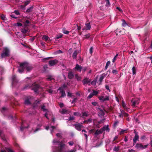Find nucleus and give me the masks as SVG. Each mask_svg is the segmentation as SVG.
I'll return each instance as SVG.
<instances>
[{
	"mask_svg": "<svg viewBox=\"0 0 152 152\" xmlns=\"http://www.w3.org/2000/svg\"><path fill=\"white\" fill-rule=\"evenodd\" d=\"M66 146L63 141L54 139L53 141L52 152H64L66 150Z\"/></svg>",
	"mask_w": 152,
	"mask_h": 152,
	"instance_id": "nucleus-1",
	"label": "nucleus"
},
{
	"mask_svg": "<svg viewBox=\"0 0 152 152\" xmlns=\"http://www.w3.org/2000/svg\"><path fill=\"white\" fill-rule=\"evenodd\" d=\"M31 69V67L29 65V64L25 62L20 64L18 71L19 72L21 73L23 72L25 69H26L27 71L28 72Z\"/></svg>",
	"mask_w": 152,
	"mask_h": 152,
	"instance_id": "nucleus-2",
	"label": "nucleus"
},
{
	"mask_svg": "<svg viewBox=\"0 0 152 152\" xmlns=\"http://www.w3.org/2000/svg\"><path fill=\"white\" fill-rule=\"evenodd\" d=\"M9 50L7 48H4L3 52L1 54V57L3 58L8 56L9 55Z\"/></svg>",
	"mask_w": 152,
	"mask_h": 152,
	"instance_id": "nucleus-3",
	"label": "nucleus"
},
{
	"mask_svg": "<svg viewBox=\"0 0 152 152\" xmlns=\"http://www.w3.org/2000/svg\"><path fill=\"white\" fill-rule=\"evenodd\" d=\"M66 87V86L65 85H64L63 86L60 88L58 90L60 91V93L61 94V97H64L66 96L65 93L64 91L65 88Z\"/></svg>",
	"mask_w": 152,
	"mask_h": 152,
	"instance_id": "nucleus-4",
	"label": "nucleus"
},
{
	"mask_svg": "<svg viewBox=\"0 0 152 152\" xmlns=\"http://www.w3.org/2000/svg\"><path fill=\"white\" fill-rule=\"evenodd\" d=\"M45 129L46 130H48L49 129L50 131V133L52 134L56 130V128L55 127L53 126H46Z\"/></svg>",
	"mask_w": 152,
	"mask_h": 152,
	"instance_id": "nucleus-5",
	"label": "nucleus"
},
{
	"mask_svg": "<svg viewBox=\"0 0 152 152\" xmlns=\"http://www.w3.org/2000/svg\"><path fill=\"white\" fill-rule=\"evenodd\" d=\"M32 90H33L34 92L37 93H39V86L37 84H33L32 86Z\"/></svg>",
	"mask_w": 152,
	"mask_h": 152,
	"instance_id": "nucleus-6",
	"label": "nucleus"
},
{
	"mask_svg": "<svg viewBox=\"0 0 152 152\" xmlns=\"http://www.w3.org/2000/svg\"><path fill=\"white\" fill-rule=\"evenodd\" d=\"M42 124H35L34 126H36V128L35 129L33 128L32 131L34 132L35 133L41 129L40 128L42 126Z\"/></svg>",
	"mask_w": 152,
	"mask_h": 152,
	"instance_id": "nucleus-7",
	"label": "nucleus"
},
{
	"mask_svg": "<svg viewBox=\"0 0 152 152\" xmlns=\"http://www.w3.org/2000/svg\"><path fill=\"white\" fill-rule=\"evenodd\" d=\"M98 98L101 101L104 102L109 100V96H99Z\"/></svg>",
	"mask_w": 152,
	"mask_h": 152,
	"instance_id": "nucleus-8",
	"label": "nucleus"
},
{
	"mask_svg": "<svg viewBox=\"0 0 152 152\" xmlns=\"http://www.w3.org/2000/svg\"><path fill=\"white\" fill-rule=\"evenodd\" d=\"M148 145V144L143 145L141 144L137 143L136 145V147L139 149H144L146 148Z\"/></svg>",
	"mask_w": 152,
	"mask_h": 152,
	"instance_id": "nucleus-9",
	"label": "nucleus"
},
{
	"mask_svg": "<svg viewBox=\"0 0 152 152\" xmlns=\"http://www.w3.org/2000/svg\"><path fill=\"white\" fill-rule=\"evenodd\" d=\"M139 99L135 100L133 99L131 101L132 106L134 107L136 106V105L138 104L139 103Z\"/></svg>",
	"mask_w": 152,
	"mask_h": 152,
	"instance_id": "nucleus-10",
	"label": "nucleus"
},
{
	"mask_svg": "<svg viewBox=\"0 0 152 152\" xmlns=\"http://www.w3.org/2000/svg\"><path fill=\"white\" fill-rule=\"evenodd\" d=\"M91 26L90 23H86L85 24V26H84L82 30H90L91 28Z\"/></svg>",
	"mask_w": 152,
	"mask_h": 152,
	"instance_id": "nucleus-11",
	"label": "nucleus"
},
{
	"mask_svg": "<svg viewBox=\"0 0 152 152\" xmlns=\"http://www.w3.org/2000/svg\"><path fill=\"white\" fill-rule=\"evenodd\" d=\"M41 109L45 113V116L48 119V117L47 116V115L48 114V113H49L48 111V110L45 108V106L44 105H42L41 107Z\"/></svg>",
	"mask_w": 152,
	"mask_h": 152,
	"instance_id": "nucleus-12",
	"label": "nucleus"
},
{
	"mask_svg": "<svg viewBox=\"0 0 152 152\" xmlns=\"http://www.w3.org/2000/svg\"><path fill=\"white\" fill-rule=\"evenodd\" d=\"M58 62V61L57 60L55 59L50 60L49 61V64L50 66H53L56 64Z\"/></svg>",
	"mask_w": 152,
	"mask_h": 152,
	"instance_id": "nucleus-13",
	"label": "nucleus"
},
{
	"mask_svg": "<svg viewBox=\"0 0 152 152\" xmlns=\"http://www.w3.org/2000/svg\"><path fill=\"white\" fill-rule=\"evenodd\" d=\"M90 82V80L87 78L84 79L83 81V83L84 85L88 84L89 85Z\"/></svg>",
	"mask_w": 152,
	"mask_h": 152,
	"instance_id": "nucleus-14",
	"label": "nucleus"
},
{
	"mask_svg": "<svg viewBox=\"0 0 152 152\" xmlns=\"http://www.w3.org/2000/svg\"><path fill=\"white\" fill-rule=\"evenodd\" d=\"M12 85L13 86H15V83L17 82V81L16 79V76L15 75H13L12 77Z\"/></svg>",
	"mask_w": 152,
	"mask_h": 152,
	"instance_id": "nucleus-15",
	"label": "nucleus"
},
{
	"mask_svg": "<svg viewBox=\"0 0 152 152\" xmlns=\"http://www.w3.org/2000/svg\"><path fill=\"white\" fill-rule=\"evenodd\" d=\"M74 69H75L76 70L80 72L82 70V67L79 64H77L75 67Z\"/></svg>",
	"mask_w": 152,
	"mask_h": 152,
	"instance_id": "nucleus-16",
	"label": "nucleus"
},
{
	"mask_svg": "<svg viewBox=\"0 0 152 152\" xmlns=\"http://www.w3.org/2000/svg\"><path fill=\"white\" fill-rule=\"evenodd\" d=\"M75 128L78 131L81 130L82 128L83 127V126L80 124H75Z\"/></svg>",
	"mask_w": 152,
	"mask_h": 152,
	"instance_id": "nucleus-17",
	"label": "nucleus"
},
{
	"mask_svg": "<svg viewBox=\"0 0 152 152\" xmlns=\"http://www.w3.org/2000/svg\"><path fill=\"white\" fill-rule=\"evenodd\" d=\"M106 76V75L105 73H103L100 75V78L99 79V81L101 83L104 78Z\"/></svg>",
	"mask_w": 152,
	"mask_h": 152,
	"instance_id": "nucleus-18",
	"label": "nucleus"
},
{
	"mask_svg": "<svg viewBox=\"0 0 152 152\" xmlns=\"http://www.w3.org/2000/svg\"><path fill=\"white\" fill-rule=\"evenodd\" d=\"M80 52V51L75 50L73 54L72 57L73 59H76L77 57V55L78 53H79Z\"/></svg>",
	"mask_w": 152,
	"mask_h": 152,
	"instance_id": "nucleus-19",
	"label": "nucleus"
},
{
	"mask_svg": "<svg viewBox=\"0 0 152 152\" xmlns=\"http://www.w3.org/2000/svg\"><path fill=\"white\" fill-rule=\"evenodd\" d=\"M121 114H120L119 115V116L120 117H121L122 115H123L125 116H127L128 115L126 113L124 112L123 110H121Z\"/></svg>",
	"mask_w": 152,
	"mask_h": 152,
	"instance_id": "nucleus-20",
	"label": "nucleus"
},
{
	"mask_svg": "<svg viewBox=\"0 0 152 152\" xmlns=\"http://www.w3.org/2000/svg\"><path fill=\"white\" fill-rule=\"evenodd\" d=\"M139 137L138 134H136L134 138L133 139V142L134 144L135 143L137 140H138L139 139Z\"/></svg>",
	"mask_w": 152,
	"mask_h": 152,
	"instance_id": "nucleus-21",
	"label": "nucleus"
},
{
	"mask_svg": "<svg viewBox=\"0 0 152 152\" xmlns=\"http://www.w3.org/2000/svg\"><path fill=\"white\" fill-rule=\"evenodd\" d=\"M103 132L104 131H106L109 132L110 131V129L108 128V125L107 126H104L102 128Z\"/></svg>",
	"mask_w": 152,
	"mask_h": 152,
	"instance_id": "nucleus-22",
	"label": "nucleus"
},
{
	"mask_svg": "<svg viewBox=\"0 0 152 152\" xmlns=\"http://www.w3.org/2000/svg\"><path fill=\"white\" fill-rule=\"evenodd\" d=\"M103 132V131L102 130V128H101L99 130H96L95 132V133L94 134L96 135H98L102 133Z\"/></svg>",
	"mask_w": 152,
	"mask_h": 152,
	"instance_id": "nucleus-23",
	"label": "nucleus"
},
{
	"mask_svg": "<svg viewBox=\"0 0 152 152\" xmlns=\"http://www.w3.org/2000/svg\"><path fill=\"white\" fill-rule=\"evenodd\" d=\"M33 6H31L26 11V12L27 13H29L31 12L33 10Z\"/></svg>",
	"mask_w": 152,
	"mask_h": 152,
	"instance_id": "nucleus-24",
	"label": "nucleus"
},
{
	"mask_svg": "<svg viewBox=\"0 0 152 152\" xmlns=\"http://www.w3.org/2000/svg\"><path fill=\"white\" fill-rule=\"evenodd\" d=\"M60 112L61 114H66L67 113L68 111L66 109H63L61 110L60 111Z\"/></svg>",
	"mask_w": 152,
	"mask_h": 152,
	"instance_id": "nucleus-25",
	"label": "nucleus"
},
{
	"mask_svg": "<svg viewBox=\"0 0 152 152\" xmlns=\"http://www.w3.org/2000/svg\"><path fill=\"white\" fill-rule=\"evenodd\" d=\"M14 152L11 149L9 148H7L6 149V151H4L1 150L0 152Z\"/></svg>",
	"mask_w": 152,
	"mask_h": 152,
	"instance_id": "nucleus-26",
	"label": "nucleus"
},
{
	"mask_svg": "<svg viewBox=\"0 0 152 152\" xmlns=\"http://www.w3.org/2000/svg\"><path fill=\"white\" fill-rule=\"evenodd\" d=\"M122 105L125 109L127 110V107L126 106V104L124 101H122Z\"/></svg>",
	"mask_w": 152,
	"mask_h": 152,
	"instance_id": "nucleus-27",
	"label": "nucleus"
},
{
	"mask_svg": "<svg viewBox=\"0 0 152 152\" xmlns=\"http://www.w3.org/2000/svg\"><path fill=\"white\" fill-rule=\"evenodd\" d=\"M74 77L73 74L72 72H69L68 74V77L69 79H72Z\"/></svg>",
	"mask_w": 152,
	"mask_h": 152,
	"instance_id": "nucleus-28",
	"label": "nucleus"
},
{
	"mask_svg": "<svg viewBox=\"0 0 152 152\" xmlns=\"http://www.w3.org/2000/svg\"><path fill=\"white\" fill-rule=\"evenodd\" d=\"M110 61H108L107 62L106 66L105 67V70H106L107 69L109 66L110 65Z\"/></svg>",
	"mask_w": 152,
	"mask_h": 152,
	"instance_id": "nucleus-29",
	"label": "nucleus"
},
{
	"mask_svg": "<svg viewBox=\"0 0 152 152\" xmlns=\"http://www.w3.org/2000/svg\"><path fill=\"white\" fill-rule=\"evenodd\" d=\"M122 26L123 27H125L127 25V23H126L125 21L124 20H122Z\"/></svg>",
	"mask_w": 152,
	"mask_h": 152,
	"instance_id": "nucleus-30",
	"label": "nucleus"
},
{
	"mask_svg": "<svg viewBox=\"0 0 152 152\" xmlns=\"http://www.w3.org/2000/svg\"><path fill=\"white\" fill-rule=\"evenodd\" d=\"M92 119L91 118H89L87 120H85L83 121V123H88L91 122Z\"/></svg>",
	"mask_w": 152,
	"mask_h": 152,
	"instance_id": "nucleus-31",
	"label": "nucleus"
},
{
	"mask_svg": "<svg viewBox=\"0 0 152 152\" xmlns=\"http://www.w3.org/2000/svg\"><path fill=\"white\" fill-rule=\"evenodd\" d=\"M132 71L133 74L135 75L136 74V69L134 66H133L132 68Z\"/></svg>",
	"mask_w": 152,
	"mask_h": 152,
	"instance_id": "nucleus-32",
	"label": "nucleus"
},
{
	"mask_svg": "<svg viewBox=\"0 0 152 152\" xmlns=\"http://www.w3.org/2000/svg\"><path fill=\"white\" fill-rule=\"evenodd\" d=\"M75 78L78 81L80 80L81 79V77L78 76L77 75H75Z\"/></svg>",
	"mask_w": 152,
	"mask_h": 152,
	"instance_id": "nucleus-33",
	"label": "nucleus"
},
{
	"mask_svg": "<svg viewBox=\"0 0 152 152\" xmlns=\"http://www.w3.org/2000/svg\"><path fill=\"white\" fill-rule=\"evenodd\" d=\"M42 38L45 41H47L48 39V37L46 35L44 36Z\"/></svg>",
	"mask_w": 152,
	"mask_h": 152,
	"instance_id": "nucleus-34",
	"label": "nucleus"
},
{
	"mask_svg": "<svg viewBox=\"0 0 152 152\" xmlns=\"http://www.w3.org/2000/svg\"><path fill=\"white\" fill-rule=\"evenodd\" d=\"M106 6L107 7H109L110 5V3L109 2V0H106Z\"/></svg>",
	"mask_w": 152,
	"mask_h": 152,
	"instance_id": "nucleus-35",
	"label": "nucleus"
},
{
	"mask_svg": "<svg viewBox=\"0 0 152 152\" xmlns=\"http://www.w3.org/2000/svg\"><path fill=\"white\" fill-rule=\"evenodd\" d=\"M30 0H27L25 1L24 3V5L26 7L27 5H28L30 2Z\"/></svg>",
	"mask_w": 152,
	"mask_h": 152,
	"instance_id": "nucleus-36",
	"label": "nucleus"
},
{
	"mask_svg": "<svg viewBox=\"0 0 152 152\" xmlns=\"http://www.w3.org/2000/svg\"><path fill=\"white\" fill-rule=\"evenodd\" d=\"M94 96L98 94V91H96L94 90H93V92L92 93Z\"/></svg>",
	"mask_w": 152,
	"mask_h": 152,
	"instance_id": "nucleus-37",
	"label": "nucleus"
},
{
	"mask_svg": "<svg viewBox=\"0 0 152 152\" xmlns=\"http://www.w3.org/2000/svg\"><path fill=\"white\" fill-rule=\"evenodd\" d=\"M25 103L26 104H30V101L28 99H26L25 101Z\"/></svg>",
	"mask_w": 152,
	"mask_h": 152,
	"instance_id": "nucleus-38",
	"label": "nucleus"
},
{
	"mask_svg": "<svg viewBox=\"0 0 152 152\" xmlns=\"http://www.w3.org/2000/svg\"><path fill=\"white\" fill-rule=\"evenodd\" d=\"M88 116V113L86 112H84L82 113V116H86L87 117Z\"/></svg>",
	"mask_w": 152,
	"mask_h": 152,
	"instance_id": "nucleus-39",
	"label": "nucleus"
},
{
	"mask_svg": "<svg viewBox=\"0 0 152 152\" xmlns=\"http://www.w3.org/2000/svg\"><path fill=\"white\" fill-rule=\"evenodd\" d=\"M62 37V34H59L58 35H57L56 38L57 39H59L60 38Z\"/></svg>",
	"mask_w": 152,
	"mask_h": 152,
	"instance_id": "nucleus-40",
	"label": "nucleus"
},
{
	"mask_svg": "<svg viewBox=\"0 0 152 152\" xmlns=\"http://www.w3.org/2000/svg\"><path fill=\"white\" fill-rule=\"evenodd\" d=\"M48 80L50 81L53 79V77L51 76H49L47 78Z\"/></svg>",
	"mask_w": 152,
	"mask_h": 152,
	"instance_id": "nucleus-41",
	"label": "nucleus"
},
{
	"mask_svg": "<svg viewBox=\"0 0 152 152\" xmlns=\"http://www.w3.org/2000/svg\"><path fill=\"white\" fill-rule=\"evenodd\" d=\"M63 53V52L62 51L59 50H57V51H56L55 52V54H58L59 53Z\"/></svg>",
	"mask_w": 152,
	"mask_h": 152,
	"instance_id": "nucleus-42",
	"label": "nucleus"
},
{
	"mask_svg": "<svg viewBox=\"0 0 152 152\" xmlns=\"http://www.w3.org/2000/svg\"><path fill=\"white\" fill-rule=\"evenodd\" d=\"M63 33L67 34L69 33V31L65 30V29H63Z\"/></svg>",
	"mask_w": 152,
	"mask_h": 152,
	"instance_id": "nucleus-43",
	"label": "nucleus"
},
{
	"mask_svg": "<svg viewBox=\"0 0 152 152\" xmlns=\"http://www.w3.org/2000/svg\"><path fill=\"white\" fill-rule=\"evenodd\" d=\"M94 96V95L92 93H91L88 96V99H90L91 98Z\"/></svg>",
	"mask_w": 152,
	"mask_h": 152,
	"instance_id": "nucleus-44",
	"label": "nucleus"
},
{
	"mask_svg": "<svg viewBox=\"0 0 152 152\" xmlns=\"http://www.w3.org/2000/svg\"><path fill=\"white\" fill-rule=\"evenodd\" d=\"M96 83V80H94L91 82V84L92 85H95Z\"/></svg>",
	"mask_w": 152,
	"mask_h": 152,
	"instance_id": "nucleus-45",
	"label": "nucleus"
},
{
	"mask_svg": "<svg viewBox=\"0 0 152 152\" xmlns=\"http://www.w3.org/2000/svg\"><path fill=\"white\" fill-rule=\"evenodd\" d=\"M90 36V34H87L85 35L84 37V38H87L89 37Z\"/></svg>",
	"mask_w": 152,
	"mask_h": 152,
	"instance_id": "nucleus-46",
	"label": "nucleus"
},
{
	"mask_svg": "<svg viewBox=\"0 0 152 152\" xmlns=\"http://www.w3.org/2000/svg\"><path fill=\"white\" fill-rule=\"evenodd\" d=\"M1 18L3 20H6V18H5V16L3 15H1Z\"/></svg>",
	"mask_w": 152,
	"mask_h": 152,
	"instance_id": "nucleus-47",
	"label": "nucleus"
},
{
	"mask_svg": "<svg viewBox=\"0 0 152 152\" xmlns=\"http://www.w3.org/2000/svg\"><path fill=\"white\" fill-rule=\"evenodd\" d=\"M74 118H75L74 116H71L69 117V118L68 119V121H70V120H74Z\"/></svg>",
	"mask_w": 152,
	"mask_h": 152,
	"instance_id": "nucleus-48",
	"label": "nucleus"
},
{
	"mask_svg": "<svg viewBox=\"0 0 152 152\" xmlns=\"http://www.w3.org/2000/svg\"><path fill=\"white\" fill-rule=\"evenodd\" d=\"M56 135L57 136V137H58V138H61V133H57L56 134Z\"/></svg>",
	"mask_w": 152,
	"mask_h": 152,
	"instance_id": "nucleus-49",
	"label": "nucleus"
},
{
	"mask_svg": "<svg viewBox=\"0 0 152 152\" xmlns=\"http://www.w3.org/2000/svg\"><path fill=\"white\" fill-rule=\"evenodd\" d=\"M76 151V149L74 148L73 149L68 151L67 152H75Z\"/></svg>",
	"mask_w": 152,
	"mask_h": 152,
	"instance_id": "nucleus-50",
	"label": "nucleus"
},
{
	"mask_svg": "<svg viewBox=\"0 0 152 152\" xmlns=\"http://www.w3.org/2000/svg\"><path fill=\"white\" fill-rule=\"evenodd\" d=\"M14 13L17 15H19L20 14V13L18 10H15L14 11Z\"/></svg>",
	"mask_w": 152,
	"mask_h": 152,
	"instance_id": "nucleus-51",
	"label": "nucleus"
},
{
	"mask_svg": "<svg viewBox=\"0 0 152 152\" xmlns=\"http://www.w3.org/2000/svg\"><path fill=\"white\" fill-rule=\"evenodd\" d=\"M74 115L75 116H80V114L78 112H75L74 113Z\"/></svg>",
	"mask_w": 152,
	"mask_h": 152,
	"instance_id": "nucleus-52",
	"label": "nucleus"
},
{
	"mask_svg": "<svg viewBox=\"0 0 152 152\" xmlns=\"http://www.w3.org/2000/svg\"><path fill=\"white\" fill-rule=\"evenodd\" d=\"M70 146H72L74 144V142L73 141H71L68 142Z\"/></svg>",
	"mask_w": 152,
	"mask_h": 152,
	"instance_id": "nucleus-53",
	"label": "nucleus"
},
{
	"mask_svg": "<svg viewBox=\"0 0 152 152\" xmlns=\"http://www.w3.org/2000/svg\"><path fill=\"white\" fill-rule=\"evenodd\" d=\"M92 104L94 106H96L97 105L98 103L96 102H92Z\"/></svg>",
	"mask_w": 152,
	"mask_h": 152,
	"instance_id": "nucleus-54",
	"label": "nucleus"
},
{
	"mask_svg": "<svg viewBox=\"0 0 152 152\" xmlns=\"http://www.w3.org/2000/svg\"><path fill=\"white\" fill-rule=\"evenodd\" d=\"M112 72L113 74H117L118 73V72L117 70H113L112 71Z\"/></svg>",
	"mask_w": 152,
	"mask_h": 152,
	"instance_id": "nucleus-55",
	"label": "nucleus"
},
{
	"mask_svg": "<svg viewBox=\"0 0 152 152\" xmlns=\"http://www.w3.org/2000/svg\"><path fill=\"white\" fill-rule=\"evenodd\" d=\"M29 23V22L28 20H26L25 23V25L26 26H27L28 24Z\"/></svg>",
	"mask_w": 152,
	"mask_h": 152,
	"instance_id": "nucleus-56",
	"label": "nucleus"
},
{
	"mask_svg": "<svg viewBox=\"0 0 152 152\" xmlns=\"http://www.w3.org/2000/svg\"><path fill=\"white\" fill-rule=\"evenodd\" d=\"M93 47H91L89 49V51L91 54L93 52Z\"/></svg>",
	"mask_w": 152,
	"mask_h": 152,
	"instance_id": "nucleus-57",
	"label": "nucleus"
},
{
	"mask_svg": "<svg viewBox=\"0 0 152 152\" xmlns=\"http://www.w3.org/2000/svg\"><path fill=\"white\" fill-rule=\"evenodd\" d=\"M118 148L116 147H115L113 148V150L115 151H118Z\"/></svg>",
	"mask_w": 152,
	"mask_h": 152,
	"instance_id": "nucleus-58",
	"label": "nucleus"
},
{
	"mask_svg": "<svg viewBox=\"0 0 152 152\" xmlns=\"http://www.w3.org/2000/svg\"><path fill=\"white\" fill-rule=\"evenodd\" d=\"M67 96L69 97H71L72 96V94L69 92H67Z\"/></svg>",
	"mask_w": 152,
	"mask_h": 152,
	"instance_id": "nucleus-59",
	"label": "nucleus"
},
{
	"mask_svg": "<svg viewBox=\"0 0 152 152\" xmlns=\"http://www.w3.org/2000/svg\"><path fill=\"white\" fill-rule=\"evenodd\" d=\"M77 99V98H74L72 102V103H73L76 102Z\"/></svg>",
	"mask_w": 152,
	"mask_h": 152,
	"instance_id": "nucleus-60",
	"label": "nucleus"
},
{
	"mask_svg": "<svg viewBox=\"0 0 152 152\" xmlns=\"http://www.w3.org/2000/svg\"><path fill=\"white\" fill-rule=\"evenodd\" d=\"M16 25L18 26H22V24L20 23H16Z\"/></svg>",
	"mask_w": 152,
	"mask_h": 152,
	"instance_id": "nucleus-61",
	"label": "nucleus"
},
{
	"mask_svg": "<svg viewBox=\"0 0 152 152\" xmlns=\"http://www.w3.org/2000/svg\"><path fill=\"white\" fill-rule=\"evenodd\" d=\"M128 151L129 152H135V151L134 150L132 149L128 150Z\"/></svg>",
	"mask_w": 152,
	"mask_h": 152,
	"instance_id": "nucleus-62",
	"label": "nucleus"
},
{
	"mask_svg": "<svg viewBox=\"0 0 152 152\" xmlns=\"http://www.w3.org/2000/svg\"><path fill=\"white\" fill-rule=\"evenodd\" d=\"M116 9L118 10L119 11L121 12H122V10L121 9V8L118 7H117L116 8Z\"/></svg>",
	"mask_w": 152,
	"mask_h": 152,
	"instance_id": "nucleus-63",
	"label": "nucleus"
},
{
	"mask_svg": "<svg viewBox=\"0 0 152 152\" xmlns=\"http://www.w3.org/2000/svg\"><path fill=\"white\" fill-rule=\"evenodd\" d=\"M105 88L106 89L108 90L109 91H110V90L109 89V87L108 86L106 85L105 86Z\"/></svg>",
	"mask_w": 152,
	"mask_h": 152,
	"instance_id": "nucleus-64",
	"label": "nucleus"
}]
</instances>
